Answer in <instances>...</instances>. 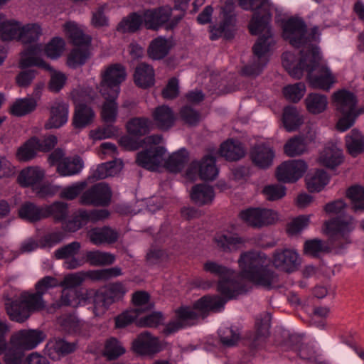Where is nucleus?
<instances>
[{"mask_svg":"<svg viewBox=\"0 0 364 364\" xmlns=\"http://www.w3.org/2000/svg\"><path fill=\"white\" fill-rule=\"evenodd\" d=\"M203 269L220 279L218 291L224 298L219 296H205L198 299L193 307L182 306L178 309L176 310L175 320L171 321L164 329L166 334L168 335L182 328L194 325L203 312L221 311L228 300L235 299L245 291L237 282L230 279L233 274L230 269L213 261L205 262Z\"/></svg>","mask_w":364,"mask_h":364,"instance_id":"f257e3e1","label":"nucleus"},{"mask_svg":"<svg viewBox=\"0 0 364 364\" xmlns=\"http://www.w3.org/2000/svg\"><path fill=\"white\" fill-rule=\"evenodd\" d=\"M239 4L245 10L254 11L249 30L252 35H260L252 48L253 62L245 66L242 73L246 76H257L267 64L275 45L270 25L274 5L269 0H239Z\"/></svg>","mask_w":364,"mask_h":364,"instance_id":"f03ea898","label":"nucleus"},{"mask_svg":"<svg viewBox=\"0 0 364 364\" xmlns=\"http://www.w3.org/2000/svg\"><path fill=\"white\" fill-rule=\"evenodd\" d=\"M301 51V58L295 63V56L291 52L282 55V65L294 78L300 79L304 71L308 73L310 86L324 91L331 90L336 82V77L326 65H320L322 56L318 46H308L306 53Z\"/></svg>","mask_w":364,"mask_h":364,"instance_id":"7ed1b4c3","label":"nucleus"},{"mask_svg":"<svg viewBox=\"0 0 364 364\" xmlns=\"http://www.w3.org/2000/svg\"><path fill=\"white\" fill-rule=\"evenodd\" d=\"M238 264L242 277L256 285L271 289L278 282V275L269 268V259L263 252H243Z\"/></svg>","mask_w":364,"mask_h":364,"instance_id":"20e7f679","label":"nucleus"},{"mask_svg":"<svg viewBox=\"0 0 364 364\" xmlns=\"http://www.w3.org/2000/svg\"><path fill=\"white\" fill-rule=\"evenodd\" d=\"M5 307L12 321L22 323L27 320L31 313L45 309L46 302L37 292L21 291L11 289L4 296Z\"/></svg>","mask_w":364,"mask_h":364,"instance_id":"39448f33","label":"nucleus"},{"mask_svg":"<svg viewBox=\"0 0 364 364\" xmlns=\"http://www.w3.org/2000/svg\"><path fill=\"white\" fill-rule=\"evenodd\" d=\"M188 159V153L181 149L173 153L166 160V149L162 146L145 149L137 154L136 164L150 171H156L163 164L171 172L180 171Z\"/></svg>","mask_w":364,"mask_h":364,"instance_id":"423d86ee","label":"nucleus"},{"mask_svg":"<svg viewBox=\"0 0 364 364\" xmlns=\"http://www.w3.org/2000/svg\"><path fill=\"white\" fill-rule=\"evenodd\" d=\"M333 100L336 109L340 114L336 129L341 132L353 127L359 115L364 114V107L357 106L356 96L348 90H341L335 92Z\"/></svg>","mask_w":364,"mask_h":364,"instance_id":"0eeeda50","label":"nucleus"},{"mask_svg":"<svg viewBox=\"0 0 364 364\" xmlns=\"http://www.w3.org/2000/svg\"><path fill=\"white\" fill-rule=\"evenodd\" d=\"M356 225L357 222L353 216H338L325 222L323 232L334 238L335 247L343 248L352 242L351 233Z\"/></svg>","mask_w":364,"mask_h":364,"instance_id":"6e6552de","label":"nucleus"},{"mask_svg":"<svg viewBox=\"0 0 364 364\" xmlns=\"http://www.w3.org/2000/svg\"><path fill=\"white\" fill-rule=\"evenodd\" d=\"M321 33L318 26L311 28V33L307 36L306 25L299 18H289L283 26V37L295 47L300 48L307 44L309 41H316Z\"/></svg>","mask_w":364,"mask_h":364,"instance_id":"1a4fd4ad","label":"nucleus"},{"mask_svg":"<svg viewBox=\"0 0 364 364\" xmlns=\"http://www.w3.org/2000/svg\"><path fill=\"white\" fill-rule=\"evenodd\" d=\"M95 93L90 91L74 90L72 97L75 105L73 125L75 129H83L94 121L95 113L92 107L84 102H91L95 100Z\"/></svg>","mask_w":364,"mask_h":364,"instance_id":"9d476101","label":"nucleus"},{"mask_svg":"<svg viewBox=\"0 0 364 364\" xmlns=\"http://www.w3.org/2000/svg\"><path fill=\"white\" fill-rule=\"evenodd\" d=\"M127 289L121 282H114L93 293V313L96 316H102L109 306L122 299Z\"/></svg>","mask_w":364,"mask_h":364,"instance_id":"9b49d317","label":"nucleus"},{"mask_svg":"<svg viewBox=\"0 0 364 364\" xmlns=\"http://www.w3.org/2000/svg\"><path fill=\"white\" fill-rule=\"evenodd\" d=\"M101 81L98 90L102 96H107L113 93L118 97L120 93V85L127 78L124 66L119 63L109 65L101 71Z\"/></svg>","mask_w":364,"mask_h":364,"instance_id":"f8f14e48","label":"nucleus"},{"mask_svg":"<svg viewBox=\"0 0 364 364\" xmlns=\"http://www.w3.org/2000/svg\"><path fill=\"white\" fill-rule=\"evenodd\" d=\"M172 8L168 6L149 9L143 14V23L146 28L158 31L162 27L166 30L173 29L181 19V16L171 18Z\"/></svg>","mask_w":364,"mask_h":364,"instance_id":"ddd939ff","label":"nucleus"},{"mask_svg":"<svg viewBox=\"0 0 364 364\" xmlns=\"http://www.w3.org/2000/svg\"><path fill=\"white\" fill-rule=\"evenodd\" d=\"M239 218L253 228H262L272 225L279 220L277 212L268 208H249L241 210Z\"/></svg>","mask_w":364,"mask_h":364,"instance_id":"4468645a","label":"nucleus"},{"mask_svg":"<svg viewBox=\"0 0 364 364\" xmlns=\"http://www.w3.org/2000/svg\"><path fill=\"white\" fill-rule=\"evenodd\" d=\"M215 158L211 156H204L200 161L192 162L186 172V176L193 181L196 173L203 181H213L218 175V168L216 166Z\"/></svg>","mask_w":364,"mask_h":364,"instance_id":"2eb2a0df","label":"nucleus"},{"mask_svg":"<svg viewBox=\"0 0 364 364\" xmlns=\"http://www.w3.org/2000/svg\"><path fill=\"white\" fill-rule=\"evenodd\" d=\"M46 338L45 333L39 329L21 330L11 337V344L25 350L36 348Z\"/></svg>","mask_w":364,"mask_h":364,"instance_id":"dca6fc26","label":"nucleus"},{"mask_svg":"<svg viewBox=\"0 0 364 364\" xmlns=\"http://www.w3.org/2000/svg\"><path fill=\"white\" fill-rule=\"evenodd\" d=\"M112 197L110 188L105 183H99L85 191L80 198V203L85 205L105 206Z\"/></svg>","mask_w":364,"mask_h":364,"instance_id":"f3484780","label":"nucleus"},{"mask_svg":"<svg viewBox=\"0 0 364 364\" xmlns=\"http://www.w3.org/2000/svg\"><path fill=\"white\" fill-rule=\"evenodd\" d=\"M80 248V243L74 241L57 249L54 252V256L57 259H64L63 267L65 269H77L85 263V259L77 257Z\"/></svg>","mask_w":364,"mask_h":364,"instance_id":"a211bd4d","label":"nucleus"},{"mask_svg":"<svg viewBox=\"0 0 364 364\" xmlns=\"http://www.w3.org/2000/svg\"><path fill=\"white\" fill-rule=\"evenodd\" d=\"M307 165L302 160H289L282 163L277 170V178L283 183H294L306 172Z\"/></svg>","mask_w":364,"mask_h":364,"instance_id":"6ab92c4d","label":"nucleus"},{"mask_svg":"<svg viewBox=\"0 0 364 364\" xmlns=\"http://www.w3.org/2000/svg\"><path fill=\"white\" fill-rule=\"evenodd\" d=\"M232 2L227 1L225 7L222 9L223 22L219 26L210 27V38L212 41L217 40L222 36H224L226 38H230L232 36V31L235 23V16L232 12Z\"/></svg>","mask_w":364,"mask_h":364,"instance_id":"aec40b11","label":"nucleus"},{"mask_svg":"<svg viewBox=\"0 0 364 364\" xmlns=\"http://www.w3.org/2000/svg\"><path fill=\"white\" fill-rule=\"evenodd\" d=\"M272 263L276 268L289 273L299 268L301 258L294 250L279 249L273 254Z\"/></svg>","mask_w":364,"mask_h":364,"instance_id":"412c9836","label":"nucleus"},{"mask_svg":"<svg viewBox=\"0 0 364 364\" xmlns=\"http://www.w3.org/2000/svg\"><path fill=\"white\" fill-rule=\"evenodd\" d=\"M132 349L136 354L153 356L162 350V346L156 337L144 331L133 341Z\"/></svg>","mask_w":364,"mask_h":364,"instance_id":"4be33fe9","label":"nucleus"},{"mask_svg":"<svg viewBox=\"0 0 364 364\" xmlns=\"http://www.w3.org/2000/svg\"><path fill=\"white\" fill-rule=\"evenodd\" d=\"M69 116V105L62 100H55L50 109V117L45 124L46 129H58L65 125Z\"/></svg>","mask_w":364,"mask_h":364,"instance_id":"5701e85b","label":"nucleus"},{"mask_svg":"<svg viewBox=\"0 0 364 364\" xmlns=\"http://www.w3.org/2000/svg\"><path fill=\"white\" fill-rule=\"evenodd\" d=\"M214 241L219 249L226 252L237 251L244 247L245 243L244 238L228 230L217 232Z\"/></svg>","mask_w":364,"mask_h":364,"instance_id":"b1692460","label":"nucleus"},{"mask_svg":"<svg viewBox=\"0 0 364 364\" xmlns=\"http://www.w3.org/2000/svg\"><path fill=\"white\" fill-rule=\"evenodd\" d=\"M42 48L40 45L31 46L22 53L20 60V67L26 68L31 66H37L50 71H53L51 67L41 58Z\"/></svg>","mask_w":364,"mask_h":364,"instance_id":"393cba45","label":"nucleus"},{"mask_svg":"<svg viewBox=\"0 0 364 364\" xmlns=\"http://www.w3.org/2000/svg\"><path fill=\"white\" fill-rule=\"evenodd\" d=\"M119 232L109 227L94 228L88 232L90 241L95 245H111L119 239Z\"/></svg>","mask_w":364,"mask_h":364,"instance_id":"a878e982","label":"nucleus"},{"mask_svg":"<svg viewBox=\"0 0 364 364\" xmlns=\"http://www.w3.org/2000/svg\"><path fill=\"white\" fill-rule=\"evenodd\" d=\"M152 118L156 127L163 131L168 130L176 122L174 112L167 105L156 107L152 112Z\"/></svg>","mask_w":364,"mask_h":364,"instance_id":"bb28decb","label":"nucleus"},{"mask_svg":"<svg viewBox=\"0 0 364 364\" xmlns=\"http://www.w3.org/2000/svg\"><path fill=\"white\" fill-rule=\"evenodd\" d=\"M63 31L71 43L76 47H90L92 38L84 33L75 22L69 21L63 25Z\"/></svg>","mask_w":364,"mask_h":364,"instance_id":"cd10ccee","label":"nucleus"},{"mask_svg":"<svg viewBox=\"0 0 364 364\" xmlns=\"http://www.w3.org/2000/svg\"><path fill=\"white\" fill-rule=\"evenodd\" d=\"M252 163L260 168H267L273 162L274 152L272 148L264 144L255 146L250 151Z\"/></svg>","mask_w":364,"mask_h":364,"instance_id":"c85d7f7f","label":"nucleus"},{"mask_svg":"<svg viewBox=\"0 0 364 364\" xmlns=\"http://www.w3.org/2000/svg\"><path fill=\"white\" fill-rule=\"evenodd\" d=\"M173 46L171 38L159 36L150 43L148 48L149 56L153 60L163 59L169 53Z\"/></svg>","mask_w":364,"mask_h":364,"instance_id":"c756f323","label":"nucleus"},{"mask_svg":"<svg viewBox=\"0 0 364 364\" xmlns=\"http://www.w3.org/2000/svg\"><path fill=\"white\" fill-rule=\"evenodd\" d=\"M45 171L39 166H28L21 171L17 181L23 187L33 186L38 184L44 178Z\"/></svg>","mask_w":364,"mask_h":364,"instance_id":"7c9ffc66","label":"nucleus"},{"mask_svg":"<svg viewBox=\"0 0 364 364\" xmlns=\"http://www.w3.org/2000/svg\"><path fill=\"white\" fill-rule=\"evenodd\" d=\"M84 161L79 156L64 158L57 166V172L60 176H72L81 172Z\"/></svg>","mask_w":364,"mask_h":364,"instance_id":"2f4dec72","label":"nucleus"},{"mask_svg":"<svg viewBox=\"0 0 364 364\" xmlns=\"http://www.w3.org/2000/svg\"><path fill=\"white\" fill-rule=\"evenodd\" d=\"M154 70L146 63H140L135 69L134 80L135 84L142 88H147L154 84Z\"/></svg>","mask_w":364,"mask_h":364,"instance_id":"473e14b6","label":"nucleus"},{"mask_svg":"<svg viewBox=\"0 0 364 364\" xmlns=\"http://www.w3.org/2000/svg\"><path fill=\"white\" fill-rule=\"evenodd\" d=\"M220 154L228 161H237L245 154V150L239 141L227 140L220 145Z\"/></svg>","mask_w":364,"mask_h":364,"instance_id":"72a5a7b5","label":"nucleus"},{"mask_svg":"<svg viewBox=\"0 0 364 364\" xmlns=\"http://www.w3.org/2000/svg\"><path fill=\"white\" fill-rule=\"evenodd\" d=\"M122 168L121 161H111L99 165L89 176L91 180H101L109 176H114L119 173Z\"/></svg>","mask_w":364,"mask_h":364,"instance_id":"f704fd0d","label":"nucleus"},{"mask_svg":"<svg viewBox=\"0 0 364 364\" xmlns=\"http://www.w3.org/2000/svg\"><path fill=\"white\" fill-rule=\"evenodd\" d=\"M282 122L285 129L289 132L297 130L304 122V117L294 106L286 107L283 110Z\"/></svg>","mask_w":364,"mask_h":364,"instance_id":"c9c22d12","label":"nucleus"},{"mask_svg":"<svg viewBox=\"0 0 364 364\" xmlns=\"http://www.w3.org/2000/svg\"><path fill=\"white\" fill-rule=\"evenodd\" d=\"M319 161L323 166L333 168L343 161L342 150L333 144L328 146L321 153Z\"/></svg>","mask_w":364,"mask_h":364,"instance_id":"e433bc0d","label":"nucleus"},{"mask_svg":"<svg viewBox=\"0 0 364 364\" xmlns=\"http://www.w3.org/2000/svg\"><path fill=\"white\" fill-rule=\"evenodd\" d=\"M191 200L197 205L210 204L215 198V192L212 186L198 184L193 187L191 193Z\"/></svg>","mask_w":364,"mask_h":364,"instance_id":"4c0bfd02","label":"nucleus"},{"mask_svg":"<svg viewBox=\"0 0 364 364\" xmlns=\"http://www.w3.org/2000/svg\"><path fill=\"white\" fill-rule=\"evenodd\" d=\"M47 350L50 357L55 359L73 352L75 345L73 343L67 342L63 338H53L47 344Z\"/></svg>","mask_w":364,"mask_h":364,"instance_id":"58836bf2","label":"nucleus"},{"mask_svg":"<svg viewBox=\"0 0 364 364\" xmlns=\"http://www.w3.org/2000/svg\"><path fill=\"white\" fill-rule=\"evenodd\" d=\"M102 97L105 100L101 107V117L106 123H114L116 122L118 114V103L117 102L118 97H115L113 93Z\"/></svg>","mask_w":364,"mask_h":364,"instance_id":"ea45409f","label":"nucleus"},{"mask_svg":"<svg viewBox=\"0 0 364 364\" xmlns=\"http://www.w3.org/2000/svg\"><path fill=\"white\" fill-rule=\"evenodd\" d=\"M18 215L31 223L39 221L45 218L44 206H38L31 202L24 203L18 210Z\"/></svg>","mask_w":364,"mask_h":364,"instance_id":"a19ab883","label":"nucleus"},{"mask_svg":"<svg viewBox=\"0 0 364 364\" xmlns=\"http://www.w3.org/2000/svg\"><path fill=\"white\" fill-rule=\"evenodd\" d=\"M328 104L327 97L318 93H310L305 99L306 109L313 114H321L326 111Z\"/></svg>","mask_w":364,"mask_h":364,"instance_id":"79ce46f5","label":"nucleus"},{"mask_svg":"<svg viewBox=\"0 0 364 364\" xmlns=\"http://www.w3.org/2000/svg\"><path fill=\"white\" fill-rule=\"evenodd\" d=\"M45 218H53L55 223L64 221L69 214L68 205L62 201H56L48 205H44Z\"/></svg>","mask_w":364,"mask_h":364,"instance_id":"37998d69","label":"nucleus"},{"mask_svg":"<svg viewBox=\"0 0 364 364\" xmlns=\"http://www.w3.org/2000/svg\"><path fill=\"white\" fill-rule=\"evenodd\" d=\"M346 145L349 154L356 156L364 151V136L357 129H353L346 136Z\"/></svg>","mask_w":364,"mask_h":364,"instance_id":"c03bdc74","label":"nucleus"},{"mask_svg":"<svg viewBox=\"0 0 364 364\" xmlns=\"http://www.w3.org/2000/svg\"><path fill=\"white\" fill-rule=\"evenodd\" d=\"M85 261L93 267L110 265L114 262L115 256L112 253L100 250L87 251Z\"/></svg>","mask_w":364,"mask_h":364,"instance_id":"a18cd8bd","label":"nucleus"},{"mask_svg":"<svg viewBox=\"0 0 364 364\" xmlns=\"http://www.w3.org/2000/svg\"><path fill=\"white\" fill-rule=\"evenodd\" d=\"M90 47H76L68 56L67 64L71 68H77L83 65L90 58Z\"/></svg>","mask_w":364,"mask_h":364,"instance_id":"49530a36","label":"nucleus"},{"mask_svg":"<svg viewBox=\"0 0 364 364\" xmlns=\"http://www.w3.org/2000/svg\"><path fill=\"white\" fill-rule=\"evenodd\" d=\"M151 121L146 117H136L127 124V132L133 136H142L147 134L151 127Z\"/></svg>","mask_w":364,"mask_h":364,"instance_id":"de8ad7c7","label":"nucleus"},{"mask_svg":"<svg viewBox=\"0 0 364 364\" xmlns=\"http://www.w3.org/2000/svg\"><path fill=\"white\" fill-rule=\"evenodd\" d=\"M328 181L327 173L323 170H318L314 174L307 175L306 177L307 188L311 192L321 191Z\"/></svg>","mask_w":364,"mask_h":364,"instance_id":"09e8293b","label":"nucleus"},{"mask_svg":"<svg viewBox=\"0 0 364 364\" xmlns=\"http://www.w3.org/2000/svg\"><path fill=\"white\" fill-rule=\"evenodd\" d=\"M37 106L36 101L33 98H21L15 101L11 107L13 115L22 117L33 112Z\"/></svg>","mask_w":364,"mask_h":364,"instance_id":"8fccbe9b","label":"nucleus"},{"mask_svg":"<svg viewBox=\"0 0 364 364\" xmlns=\"http://www.w3.org/2000/svg\"><path fill=\"white\" fill-rule=\"evenodd\" d=\"M125 348L116 338L111 337L106 340L103 350V355L108 360H114L125 353Z\"/></svg>","mask_w":364,"mask_h":364,"instance_id":"3c124183","label":"nucleus"},{"mask_svg":"<svg viewBox=\"0 0 364 364\" xmlns=\"http://www.w3.org/2000/svg\"><path fill=\"white\" fill-rule=\"evenodd\" d=\"M35 144H36L35 139L31 137L19 146L16 153L18 161L27 162L34 159L38 152Z\"/></svg>","mask_w":364,"mask_h":364,"instance_id":"603ef678","label":"nucleus"},{"mask_svg":"<svg viewBox=\"0 0 364 364\" xmlns=\"http://www.w3.org/2000/svg\"><path fill=\"white\" fill-rule=\"evenodd\" d=\"M41 35V28L36 23L27 24L21 26L18 41L23 44L36 42Z\"/></svg>","mask_w":364,"mask_h":364,"instance_id":"864d4df0","label":"nucleus"},{"mask_svg":"<svg viewBox=\"0 0 364 364\" xmlns=\"http://www.w3.org/2000/svg\"><path fill=\"white\" fill-rule=\"evenodd\" d=\"M304 250L306 255L317 257L323 253L330 252V247L323 241L318 239H313L305 242Z\"/></svg>","mask_w":364,"mask_h":364,"instance_id":"5fc2aeb1","label":"nucleus"},{"mask_svg":"<svg viewBox=\"0 0 364 364\" xmlns=\"http://www.w3.org/2000/svg\"><path fill=\"white\" fill-rule=\"evenodd\" d=\"M284 153L290 157L302 154L306 150V143L301 136L290 139L284 145Z\"/></svg>","mask_w":364,"mask_h":364,"instance_id":"6e6d98bb","label":"nucleus"},{"mask_svg":"<svg viewBox=\"0 0 364 364\" xmlns=\"http://www.w3.org/2000/svg\"><path fill=\"white\" fill-rule=\"evenodd\" d=\"M21 26L16 21H5L0 25V37L3 41L18 40Z\"/></svg>","mask_w":364,"mask_h":364,"instance_id":"4d7b16f0","label":"nucleus"},{"mask_svg":"<svg viewBox=\"0 0 364 364\" xmlns=\"http://www.w3.org/2000/svg\"><path fill=\"white\" fill-rule=\"evenodd\" d=\"M218 336L221 343L227 347L235 346L240 338L238 331L229 326L220 327L218 330Z\"/></svg>","mask_w":364,"mask_h":364,"instance_id":"13d9d810","label":"nucleus"},{"mask_svg":"<svg viewBox=\"0 0 364 364\" xmlns=\"http://www.w3.org/2000/svg\"><path fill=\"white\" fill-rule=\"evenodd\" d=\"M143 23V17L134 13L124 18L118 25L117 30L122 33H134Z\"/></svg>","mask_w":364,"mask_h":364,"instance_id":"bf43d9fd","label":"nucleus"},{"mask_svg":"<svg viewBox=\"0 0 364 364\" xmlns=\"http://www.w3.org/2000/svg\"><path fill=\"white\" fill-rule=\"evenodd\" d=\"M57 323L64 333H76L80 330V321L74 315H63L58 318Z\"/></svg>","mask_w":364,"mask_h":364,"instance_id":"052dcab7","label":"nucleus"},{"mask_svg":"<svg viewBox=\"0 0 364 364\" xmlns=\"http://www.w3.org/2000/svg\"><path fill=\"white\" fill-rule=\"evenodd\" d=\"M347 197L350 200L353 208L355 211H364V188L360 186H353L349 188L346 193Z\"/></svg>","mask_w":364,"mask_h":364,"instance_id":"680f3d73","label":"nucleus"},{"mask_svg":"<svg viewBox=\"0 0 364 364\" xmlns=\"http://www.w3.org/2000/svg\"><path fill=\"white\" fill-rule=\"evenodd\" d=\"M305 92L306 86L303 82L289 85L283 89L285 98L293 102H299L304 95Z\"/></svg>","mask_w":364,"mask_h":364,"instance_id":"e2e57ef3","label":"nucleus"},{"mask_svg":"<svg viewBox=\"0 0 364 364\" xmlns=\"http://www.w3.org/2000/svg\"><path fill=\"white\" fill-rule=\"evenodd\" d=\"M180 119L187 125L196 126L200 121V114L191 106H183L179 112Z\"/></svg>","mask_w":364,"mask_h":364,"instance_id":"0e129e2a","label":"nucleus"},{"mask_svg":"<svg viewBox=\"0 0 364 364\" xmlns=\"http://www.w3.org/2000/svg\"><path fill=\"white\" fill-rule=\"evenodd\" d=\"M139 310V309H132L118 315L114 319L115 327L122 328L132 323L134 321L136 322V321H138L137 318L140 316Z\"/></svg>","mask_w":364,"mask_h":364,"instance_id":"69168bd1","label":"nucleus"},{"mask_svg":"<svg viewBox=\"0 0 364 364\" xmlns=\"http://www.w3.org/2000/svg\"><path fill=\"white\" fill-rule=\"evenodd\" d=\"M65 48V41L61 38H53L46 46L45 52L51 59H57L63 53Z\"/></svg>","mask_w":364,"mask_h":364,"instance_id":"338daca9","label":"nucleus"},{"mask_svg":"<svg viewBox=\"0 0 364 364\" xmlns=\"http://www.w3.org/2000/svg\"><path fill=\"white\" fill-rule=\"evenodd\" d=\"M85 280V272H77L66 274L63 279L60 282V287L68 289H75L81 285Z\"/></svg>","mask_w":364,"mask_h":364,"instance_id":"774afa93","label":"nucleus"}]
</instances>
